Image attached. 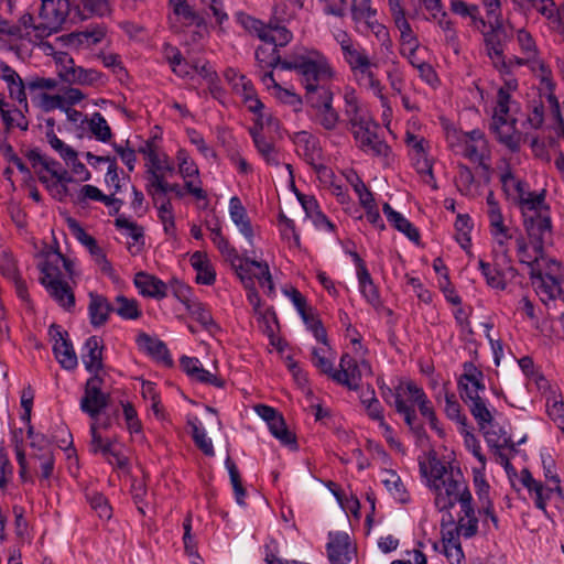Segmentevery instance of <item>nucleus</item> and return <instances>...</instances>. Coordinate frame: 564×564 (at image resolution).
<instances>
[{"mask_svg": "<svg viewBox=\"0 0 564 564\" xmlns=\"http://www.w3.org/2000/svg\"><path fill=\"white\" fill-rule=\"evenodd\" d=\"M449 8L453 13L462 18H468L473 25H485L479 8L476 4H469L463 0H452Z\"/></svg>", "mask_w": 564, "mask_h": 564, "instance_id": "60", "label": "nucleus"}, {"mask_svg": "<svg viewBox=\"0 0 564 564\" xmlns=\"http://www.w3.org/2000/svg\"><path fill=\"white\" fill-rule=\"evenodd\" d=\"M420 474L433 494L434 506L441 512H451L456 503L473 500L471 492L457 469L449 463L441 460L434 451L419 457Z\"/></svg>", "mask_w": 564, "mask_h": 564, "instance_id": "1", "label": "nucleus"}, {"mask_svg": "<svg viewBox=\"0 0 564 564\" xmlns=\"http://www.w3.org/2000/svg\"><path fill=\"white\" fill-rule=\"evenodd\" d=\"M140 152L147 160V172L149 176L154 175H167L175 172V165L170 160L169 155L163 152H159L153 143H147L140 149Z\"/></svg>", "mask_w": 564, "mask_h": 564, "instance_id": "34", "label": "nucleus"}, {"mask_svg": "<svg viewBox=\"0 0 564 564\" xmlns=\"http://www.w3.org/2000/svg\"><path fill=\"white\" fill-rule=\"evenodd\" d=\"M47 126L50 127V130L46 132V141L51 145V148L66 162V163H75L77 152L68 144H66L64 141H62L53 130L54 127V120L47 119L46 120Z\"/></svg>", "mask_w": 564, "mask_h": 564, "instance_id": "54", "label": "nucleus"}, {"mask_svg": "<svg viewBox=\"0 0 564 564\" xmlns=\"http://www.w3.org/2000/svg\"><path fill=\"white\" fill-rule=\"evenodd\" d=\"M107 31L102 25L86 29L80 32L70 33L67 36L68 44L77 50H89L100 44L106 37Z\"/></svg>", "mask_w": 564, "mask_h": 564, "instance_id": "43", "label": "nucleus"}, {"mask_svg": "<svg viewBox=\"0 0 564 564\" xmlns=\"http://www.w3.org/2000/svg\"><path fill=\"white\" fill-rule=\"evenodd\" d=\"M339 370L332 373V379L349 389H357L361 379L358 364L354 357L345 354L340 358Z\"/></svg>", "mask_w": 564, "mask_h": 564, "instance_id": "39", "label": "nucleus"}, {"mask_svg": "<svg viewBox=\"0 0 564 564\" xmlns=\"http://www.w3.org/2000/svg\"><path fill=\"white\" fill-rule=\"evenodd\" d=\"M26 466L28 478L22 479L23 481L31 480L33 471L39 474L41 479L48 480L53 476L55 466L53 449L31 453L29 459L26 458Z\"/></svg>", "mask_w": 564, "mask_h": 564, "instance_id": "36", "label": "nucleus"}, {"mask_svg": "<svg viewBox=\"0 0 564 564\" xmlns=\"http://www.w3.org/2000/svg\"><path fill=\"white\" fill-rule=\"evenodd\" d=\"M344 102V112L359 149L370 155L388 156L390 147L378 135V126L361 110L359 98L352 87L345 88Z\"/></svg>", "mask_w": 564, "mask_h": 564, "instance_id": "3", "label": "nucleus"}, {"mask_svg": "<svg viewBox=\"0 0 564 564\" xmlns=\"http://www.w3.org/2000/svg\"><path fill=\"white\" fill-rule=\"evenodd\" d=\"M101 384L102 379L99 376H93L86 382L82 409L91 416L98 414L107 404V397L101 392Z\"/></svg>", "mask_w": 564, "mask_h": 564, "instance_id": "35", "label": "nucleus"}, {"mask_svg": "<svg viewBox=\"0 0 564 564\" xmlns=\"http://www.w3.org/2000/svg\"><path fill=\"white\" fill-rule=\"evenodd\" d=\"M110 425H90L91 451L100 453L117 469L128 473L129 459L126 449L109 432Z\"/></svg>", "mask_w": 564, "mask_h": 564, "instance_id": "8", "label": "nucleus"}, {"mask_svg": "<svg viewBox=\"0 0 564 564\" xmlns=\"http://www.w3.org/2000/svg\"><path fill=\"white\" fill-rule=\"evenodd\" d=\"M48 334L54 341L53 352L59 365L67 370H73L78 365L77 355L72 343L67 338V333L58 325H51Z\"/></svg>", "mask_w": 564, "mask_h": 564, "instance_id": "26", "label": "nucleus"}, {"mask_svg": "<svg viewBox=\"0 0 564 564\" xmlns=\"http://www.w3.org/2000/svg\"><path fill=\"white\" fill-rule=\"evenodd\" d=\"M254 55L259 70L273 69L276 65L281 66L283 62L280 57L279 50L269 43L258 46Z\"/></svg>", "mask_w": 564, "mask_h": 564, "instance_id": "55", "label": "nucleus"}, {"mask_svg": "<svg viewBox=\"0 0 564 564\" xmlns=\"http://www.w3.org/2000/svg\"><path fill=\"white\" fill-rule=\"evenodd\" d=\"M236 18L246 31L258 36L264 43L275 46V48L288 45L293 39L292 32L286 26L281 25L280 22L270 20L265 24L243 12H239Z\"/></svg>", "mask_w": 564, "mask_h": 564, "instance_id": "10", "label": "nucleus"}, {"mask_svg": "<svg viewBox=\"0 0 564 564\" xmlns=\"http://www.w3.org/2000/svg\"><path fill=\"white\" fill-rule=\"evenodd\" d=\"M503 32L497 28L484 34L485 51L492 66L500 74L511 73V58L506 59Z\"/></svg>", "mask_w": 564, "mask_h": 564, "instance_id": "25", "label": "nucleus"}, {"mask_svg": "<svg viewBox=\"0 0 564 564\" xmlns=\"http://www.w3.org/2000/svg\"><path fill=\"white\" fill-rule=\"evenodd\" d=\"M69 12V0H42L39 25L35 29L41 34L51 35L62 28Z\"/></svg>", "mask_w": 564, "mask_h": 564, "instance_id": "20", "label": "nucleus"}, {"mask_svg": "<svg viewBox=\"0 0 564 564\" xmlns=\"http://www.w3.org/2000/svg\"><path fill=\"white\" fill-rule=\"evenodd\" d=\"M478 269L480 270L482 276L485 278L488 286L499 291H503L507 288L506 276L503 272L496 265L482 259H479Z\"/></svg>", "mask_w": 564, "mask_h": 564, "instance_id": "58", "label": "nucleus"}, {"mask_svg": "<svg viewBox=\"0 0 564 564\" xmlns=\"http://www.w3.org/2000/svg\"><path fill=\"white\" fill-rule=\"evenodd\" d=\"M443 553L451 564H462L465 555L460 545L459 536L452 531H443Z\"/></svg>", "mask_w": 564, "mask_h": 564, "instance_id": "51", "label": "nucleus"}, {"mask_svg": "<svg viewBox=\"0 0 564 564\" xmlns=\"http://www.w3.org/2000/svg\"><path fill=\"white\" fill-rule=\"evenodd\" d=\"M175 165L177 174L185 182L188 195L193 196L197 202H204L199 208H206L208 205V194L203 187L199 167L186 149L180 148L176 151Z\"/></svg>", "mask_w": 564, "mask_h": 564, "instance_id": "13", "label": "nucleus"}, {"mask_svg": "<svg viewBox=\"0 0 564 564\" xmlns=\"http://www.w3.org/2000/svg\"><path fill=\"white\" fill-rule=\"evenodd\" d=\"M474 227L473 220L469 215L459 214L455 221V239L464 250L471 247L470 232Z\"/></svg>", "mask_w": 564, "mask_h": 564, "instance_id": "63", "label": "nucleus"}, {"mask_svg": "<svg viewBox=\"0 0 564 564\" xmlns=\"http://www.w3.org/2000/svg\"><path fill=\"white\" fill-rule=\"evenodd\" d=\"M359 290L366 301L377 307L381 304L380 293L376 286L368 270H362L361 273L357 274Z\"/></svg>", "mask_w": 564, "mask_h": 564, "instance_id": "59", "label": "nucleus"}, {"mask_svg": "<svg viewBox=\"0 0 564 564\" xmlns=\"http://www.w3.org/2000/svg\"><path fill=\"white\" fill-rule=\"evenodd\" d=\"M457 388L463 400L479 397L486 390L482 371L473 362H464Z\"/></svg>", "mask_w": 564, "mask_h": 564, "instance_id": "27", "label": "nucleus"}, {"mask_svg": "<svg viewBox=\"0 0 564 564\" xmlns=\"http://www.w3.org/2000/svg\"><path fill=\"white\" fill-rule=\"evenodd\" d=\"M48 294L65 310L75 306V296L72 288L64 280H59L52 284L43 285Z\"/></svg>", "mask_w": 564, "mask_h": 564, "instance_id": "53", "label": "nucleus"}, {"mask_svg": "<svg viewBox=\"0 0 564 564\" xmlns=\"http://www.w3.org/2000/svg\"><path fill=\"white\" fill-rule=\"evenodd\" d=\"M231 267L243 286L256 285L254 281L257 280L268 296L273 297L275 295V285L269 264L265 261L239 257V260Z\"/></svg>", "mask_w": 564, "mask_h": 564, "instance_id": "14", "label": "nucleus"}, {"mask_svg": "<svg viewBox=\"0 0 564 564\" xmlns=\"http://www.w3.org/2000/svg\"><path fill=\"white\" fill-rule=\"evenodd\" d=\"M560 271V263L556 261V267L541 268L536 271H529V276L532 286L540 297V300L549 305L551 302H561L564 314V290L558 279L553 274Z\"/></svg>", "mask_w": 564, "mask_h": 564, "instance_id": "16", "label": "nucleus"}, {"mask_svg": "<svg viewBox=\"0 0 564 564\" xmlns=\"http://www.w3.org/2000/svg\"><path fill=\"white\" fill-rule=\"evenodd\" d=\"M552 235L528 236L529 241L523 236L516 239V254L520 263L529 267V271H536L541 268L556 267V260L549 258L544 253V242Z\"/></svg>", "mask_w": 564, "mask_h": 564, "instance_id": "11", "label": "nucleus"}, {"mask_svg": "<svg viewBox=\"0 0 564 564\" xmlns=\"http://www.w3.org/2000/svg\"><path fill=\"white\" fill-rule=\"evenodd\" d=\"M61 262H63V254L59 251H48L43 256L42 260L37 263L42 285L63 280Z\"/></svg>", "mask_w": 564, "mask_h": 564, "instance_id": "38", "label": "nucleus"}, {"mask_svg": "<svg viewBox=\"0 0 564 564\" xmlns=\"http://www.w3.org/2000/svg\"><path fill=\"white\" fill-rule=\"evenodd\" d=\"M459 154L485 170L490 167V149L485 134L480 130L476 129L468 132Z\"/></svg>", "mask_w": 564, "mask_h": 564, "instance_id": "24", "label": "nucleus"}, {"mask_svg": "<svg viewBox=\"0 0 564 564\" xmlns=\"http://www.w3.org/2000/svg\"><path fill=\"white\" fill-rule=\"evenodd\" d=\"M388 221L400 232L406 236L411 241H420V232L402 214L395 212L388 203L382 207Z\"/></svg>", "mask_w": 564, "mask_h": 564, "instance_id": "49", "label": "nucleus"}, {"mask_svg": "<svg viewBox=\"0 0 564 564\" xmlns=\"http://www.w3.org/2000/svg\"><path fill=\"white\" fill-rule=\"evenodd\" d=\"M113 312L126 321H137L142 316V310L135 299L119 294L115 297Z\"/></svg>", "mask_w": 564, "mask_h": 564, "instance_id": "52", "label": "nucleus"}, {"mask_svg": "<svg viewBox=\"0 0 564 564\" xmlns=\"http://www.w3.org/2000/svg\"><path fill=\"white\" fill-rule=\"evenodd\" d=\"M377 67V63L371 56L357 65L349 68L351 75L359 87L370 90L373 95L384 90V86L378 78L373 68Z\"/></svg>", "mask_w": 564, "mask_h": 564, "instance_id": "32", "label": "nucleus"}, {"mask_svg": "<svg viewBox=\"0 0 564 564\" xmlns=\"http://www.w3.org/2000/svg\"><path fill=\"white\" fill-rule=\"evenodd\" d=\"M12 441L15 445V457L19 465V474L22 479L28 478L26 456L24 446L29 445L32 453L42 449H52L48 438L40 432H35L33 425L15 426L12 430Z\"/></svg>", "mask_w": 564, "mask_h": 564, "instance_id": "12", "label": "nucleus"}, {"mask_svg": "<svg viewBox=\"0 0 564 564\" xmlns=\"http://www.w3.org/2000/svg\"><path fill=\"white\" fill-rule=\"evenodd\" d=\"M516 205L520 209L528 236L552 235L551 210L545 200L544 189L540 192L528 189Z\"/></svg>", "mask_w": 564, "mask_h": 564, "instance_id": "5", "label": "nucleus"}, {"mask_svg": "<svg viewBox=\"0 0 564 564\" xmlns=\"http://www.w3.org/2000/svg\"><path fill=\"white\" fill-rule=\"evenodd\" d=\"M191 265L196 271V282L212 285L216 281L215 268L206 252L195 251L189 258Z\"/></svg>", "mask_w": 564, "mask_h": 564, "instance_id": "46", "label": "nucleus"}, {"mask_svg": "<svg viewBox=\"0 0 564 564\" xmlns=\"http://www.w3.org/2000/svg\"><path fill=\"white\" fill-rule=\"evenodd\" d=\"M293 142L296 152L310 164H315L322 159V149L318 139L307 131H300L294 134Z\"/></svg>", "mask_w": 564, "mask_h": 564, "instance_id": "40", "label": "nucleus"}, {"mask_svg": "<svg viewBox=\"0 0 564 564\" xmlns=\"http://www.w3.org/2000/svg\"><path fill=\"white\" fill-rule=\"evenodd\" d=\"M250 135L261 158L270 165H279L280 155L273 142L268 140L263 133L252 132Z\"/></svg>", "mask_w": 564, "mask_h": 564, "instance_id": "56", "label": "nucleus"}, {"mask_svg": "<svg viewBox=\"0 0 564 564\" xmlns=\"http://www.w3.org/2000/svg\"><path fill=\"white\" fill-rule=\"evenodd\" d=\"M381 477L382 484L395 501L400 503H405L409 501L410 495L406 491L400 476L395 471L384 469L381 473Z\"/></svg>", "mask_w": 564, "mask_h": 564, "instance_id": "50", "label": "nucleus"}, {"mask_svg": "<svg viewBox=\"0 0 564 564\" xmlns=\"http://www.w3.org/2000/svg\"><path fill=\"white\" fill-rule=\"evenodd\" d=\"M102 339L97 336H90L86 339L83 348L82 360L90 373L98 376L102 369Z\"/></svg>", "mask_w": 564, "mask_h": 564, "instance_id": "41", "label": "nucleus"}, {"mask_svg": "<svg viewBox=\"0 0 564 564\" xmlns=\"http://www.w3.org/2000/svg\"><path fill=\"white\" fill-rule=\"evenodd\" d=\"M224 77L232 90L241 97L249 111H258L262 107V101L258 98L256 88L249 78L234 68H227Z\"/></svg>", "mask_w": 564, "mask_h": 564, "instance_id": "23", "label": "nucleus"}, {"mask_svg": "<svg viewBox=\"0 0 564 564\" xmlns=\"http://www.w3.org/2000/svg\"><path fill=\"white\" fill-rule=\"evenodd\" d=\"M487 445L492 449L514 451L517 445L522 444L525 438L513 440L511 432L506 425H480Z\"/></svg>", "mask_w": 564, "mask_h": 564, "instance_id": "33", "label": "nucleus"}, {"mask_svg": "<svg viewBox=\"0 0 564 564\" xmlns=\"http://www.w3.org/2000/svg\"><path fill=\"white\" fill-rule=\"evenodd\" d=\"M210 230V240L223 254V257L230 262L232 265L237 260H239V253L235 247H232L228 239L223 235L221 228L216 225L215 227H209Z\"/></svg>", "mask_w": 564, "mask_h": 564, "instance_id": "57", "label": "nucleus"}, {"mask_svg": "<svg viewBox=\"0 0 564 564\" xmlns=\"http://www.w3.org/2000/svg\"><path fill=\"white\" fill-rule=\"evenodd\" d=\"M67 225L72 235L86 248L99 270L105 275L115 278L116 271L111 262L108 260L105 249L98 243V241L89 235L77 220L69 218L67 220Z\"/></svg>", "mask_w": 564, "mask_h": 564, "instance_id": "19", "label": "nucleus"}, {"mask_svg": "<svg viewBox=\"0 0 564 564\" xmlns=\"http://www.w3.org/2000/svg\"><path fill=\"white\" fill-rule=\"evenodd\" d=\"M383 392L387 401L404 419L405 423H413L421 419L429 423H436L437 416L433 402L422 387L413 380H399L393 389Z\"/></svg>", "mask_w": 564, "mask_h": 564, "instance_id": "4", "label": "nucleus"}, {"mask_svg": "<svg viewBox=\"0 0 564 564\" xmlns=\"http://www.w3.org/2000/svg\"><path fill=\"white\" fill-rule=\"evenodd\" d=\"M499 180L506 197L514 204L529 189L528 183L516 176L509 166L501 172Z\"/></svg>", "mask_w": 564, "mask_h": 564, "instance_id": "48", "label": "nucleus"}, {"mask_svg": "<svg viewBox=\"0 0 564 564\" xmlns=\"http://www.w3.org/2000/svg\"><path fill=\"white\" fill-rule=\"evenodd\" d=\"M518 109L494 106L490 128L498 141L511 151H517L521 143V132L517 129Z\"/></svg>", "mask_w": 564, "mask_h": 564, "instance_id": "15", "label": "nucleus"}, {"mask_svg": "<svg viewBox=\"0 0 564 564\" xmlns=\"http://www.w3.org/2000/svg\"><path fill=\"white\" fill-rule=\"evenodd\" d=\"M88 200L100 202L110 208V215L117 214L120 209L121 202L113 194L106 195L97 186L86 184L78 191V202L86 203Z\"/></svg>", "mask_w": 564, "mask_h": 564, "instance_id": "47", "label": "nucleus"}, {"mask_svg": "<svg viewBox=\"0 0 564 564\" xmlns=\"http://www.w3.org/2000/svg\"><path fill=\"white\" fill-rule=\"evenodd\" d=\"M180 366L191 380L210 384L216 388H223L225 386V381L218 377L217 371L212 372L205 369L200 360L196 357L182 356L180 358Z\"/></svg>", "mask_w": 564, "mask_h": 564, "instance_id": "31", "label": "nucleus"}, {"mask_svg": "<svg viewBox=\"0 0 564 564\" xmlns=\"http://www.w3.org/2000/svg\"><path fill=\"white\" fill-rule=\"evenodd\" d=\"M99 79L100 74L97 70L75 65L65 83L68 85L91 86Z\"/></svg>", "mask_w": 564, "mask_h": 564, "instance_id": "64", "label": "nucleus"}, {"mask_svg": "<svg viewBox=\"0 0 564 564\" xmlns=\"http://www.w3.org/2000/svg\"><path fill=\"white\" fill-rule=\"evenodd\" d=\"M228 213L239 232L251 242L254 236L253 228L247 209L238 196H232L229 199Z\"/></svg>", "mask_w": 564, "mask_h": 564, "instance_id": "42", "label": "nucleus"}, {"mask_svg": "<svg viewBox=\"0 0 564 564\" xmlns=\"http://www.w3.org/2000/svg\"><path fill=\"white\" fill-rule=\"evenodd\" d=\"M167 23L172 32L181 34L191 26H205V19L188 3V0H167Z\"/></svg>", "mask_w": 564, "mask_h": 564, "instance_id": "18", "label": "nucleus"}, {"mask_svg": "<svg viewBox=\"0 0 564 564\" xmlns=\"http://www.w3.org/2000/svg\"><path fill=\"white\" fill-rule=\"evenodd\" d=\"M111 312L113 306L104 295L89 293L88 315L94 327L105 325Z\"/></svg>", "mask_w": 564, "mask_h": 564, "instance_id": "45", "label": "nucleus"}, {"mask_svg": "<svg viewBox=\"0 0 564 564\" xmlns=\"http://www.w3.org/2000/svg\"><path fill=\"white\" fill-rule=\"evenodd\" d=\"M333 36L340 47L344 62L349 68L370 57L367 48L354 40L348 32L338 29L334 31Z\"/></svg>", "mask_w": 564, "mask_h": 564, "instance_id": "28", "label": "nucleus"}, {"mask_svg": "<svg viewBox=\"0 0 564 564\" xmlns=\"http://www.w3.org/2000/svg\"><path fill=\"white\" fill-rule=\"evenodd\" d=\"M350 12L359 32H371L378 40L388 37L387 28L376 20L377 10L371 7V0H356L350 8Z\"/></svg>", "mask_w": 564, "mask_h": 564, "instance_id": "21", "label": "nucleus"}, {"mask_svg": "<svg viewBox=\"0 0 564 564\" xmlns=\"http://www.w3.org/2000/svg\"><path fill=\"white\" fill-rule=\"evenodd\" d=\"M26 156L39 181L46 187L51 195L57 200H64L67 196L66 184L72 180L68 172L59 162L36 150L29 151Z\"/></svg>", "mask_w": 564, "mask_h": 564, "instance_id": "6", "label": "nucleus"}, {"mask_svg": "<svg viewBox=\"0 0 564 564\" xmlns=\"http://www.w3.org/2000/svg\"><path fill=\"white\" fill-rule=\"evenodd\" d=\"M519 83L516 78H508L503 85L497 90L494 106L508 107L509 109H519L518 104L513 100V94L518 90Z\"/></svg>", "mask_w": 564, "mask_h": 564, "instance_id": "61", "label": "nucleus"}, {"mask_svg": "<svg viewBox=\"0 0 564 564\" xmlns=\"http://www.w3.org/2000/svg\"><path fill=\"white\" fill-rule=\"evenodd\" d=\"M421 126L417 120H411L404 135V143L408 148L409 155L416 172L421 174L426 184L432 185L433 162L430 155L431 144L419 131Z\"/></svg>", "mask_w": 564, "mask_h": 564, "instance_id": "7", "label": "nucleus"}, {"mask_svg": "<svg viewBox=\"0 0 564 564\" xmlns=\"http://www.w3.org/2000/svg\"><path fill=\"white\" fill-rule=\"evenodd\" d=\"M7 84L9 97L19 102L24 109H28V80L24 82L19 74L4 82Z\"/></svg>", "mask_w": 564, "mask_h": 564, "instance_id": "62", "label": "nucleus"}, {"mask_svg": "<svg viewBox=\"0 0 564 564\" xmlns=\"http://www.w3.org/2000/svg\"><path fill=\"white\" fill-rule=\"evenodd\" d=\"M326 553L330 564H349L354 554L349 535L346 532H329Z\"/></svg>", "mask_w": 564, "mask_h": 564, "instance_id": "29", "label": "nucleus"}, {"mask_svg": "<svg viewBox=\"0 0 564 564\" xmlns=\"http://www.w3.org/2000/svg\"><path fill=\"white\" fill-rule=\"evenodd\" d=\"M133 284L144 297L162 300L167 295V285L158 276L144 271L134 274Z\"/></svg>", "mask_w": 564, "mask_h": 564, "instance_id": "37", "label": "nucleus"}, {"mask_svg": "<svg viewBox=\"0 0 564 564\" xmlns=\"http://www.w3.org/2000/svg\"><path fill=\"white\" fill-rule=\"evenodd\" d=\"M524 12H536L550 30L564 31V19L555 0H512Z\"/></svg>", "mask_w": 564, "mask_h": 564, "instance_id": "22", "label": "nucleus"}, {"mask_svg": "<svg viewBox=\"0 0 564 564\" xmlns=\"http://www.w3.org/2000/svg\"><path fill=\"white\" fill-rule=\"evenodd\" d=\"M281 67L293 70L304 89V97L333 91L332 83L337 78V72L330 59L316 48H295L281 63Z\"/></svg>", "mask_w": 564, "mask_h": 564, "instance_id": "2", "label": "nucleus"}, {"mask_svg": "<svg viewBox=\"0 0 564 564\" xmlns=\"http://www.w3.org/2000/svg\"><path fill=\"white\" fill-rule=\"evenodd\" d=\"M512 36L520 55L511 57V69L528 66L532 70L540 69L542 78H547L551 72L540 56V50L532 33L524 28H519L512 31Z\"/></svg>", "mask_w": 564, "mask_h": 564, "instance_id": "9", "label": "nucleus"}, {"mask_svg": "<svg viewBox=\"0 0 564 564\" xmlns=\"http://www.w3.org/2000/svg\"><path fill=\"white\" fill-rule=\"evenodd\" d=\"M460 513L457 518V523L454 531L457 536H464L469 539L474 536L478 531V518L474 508L473 500L465 501L460 507Z\"/></svg>", "mask_w": 564, "mask_h": 564, "instance_id": "44", "label": "nucleus"}, {"mask_svg": "<svg viewBox=\"0 0 564 564\" xmlns=\"http://www.w3.org/2000/svg\"><path fill=\"white\" fill-rule=\"evenodd\" d=\"M304 98L310 118L315 124L327 131L337 129L340 118L338 111L333 107L334 91H322V94Z\"/></svg>", "mask_w": 564, "mask_h": 564, "instance_id": "17", "label": "nucleus"}, {"mask_svg": "<svg viewBox=\"0 0 564 564\" xmlns=\"http://www.w3.org/2000/svg\"><path fill=\"white\" fill-rule=\"evenodd\" d=\"M519 481L533 498L534 506L539 510L546 512L547 501L551 499L552 494L555 492L554 486L550 482L544 485L542 481L536 480L527 468L520 471Z\"/></svg>", "mask_w": 564, "mask_h": 564, "instance_id": "30", "label": "nucleus"}]
</instances>
